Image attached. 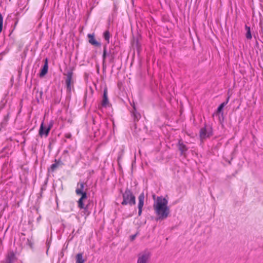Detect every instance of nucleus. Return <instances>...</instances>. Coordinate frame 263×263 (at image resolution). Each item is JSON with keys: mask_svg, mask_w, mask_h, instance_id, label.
I'll return each mask as SVG.
<instances>
[{"mask_svg": "<svg viewBox=\"0 0 263 263\" xmlns=\"http://www.w3.org/2000/svg\"><path fill=\"white\" fill-rule=\"evenodd\" d=\"M87 36L89 39V42L91 45H93L96 46H101V44L95 40L93 34H88Z\"/></svg>", "mask_w": 263, "mask_h": 263, "instance_id": "4468645a", "label": "nucleus"}, {"mask_svg": "<svg viewBox=\"0 0 263 263\" xmlns=\"http://www.w3.org/2000/svg\"><path fill=\"white\" fill-rule=\"evenodd\" d=\"M167 204L168 201L165 198L157 197L153 204L154 210L157 215L156 221L165 219L169 216L170 209Z\"/></svg>", "mask_w": 263, "mask_h": 263, "instance_id": "f257e3e1", "label": "nucleus"}, {"mask_svg": "<svg viewBox=\"0 0 263 263\" xmlns=\"http://www.w3.org/2000/svg\"><path fill=\"white\" fill-rule=\"evenodd\" d=\"M65 85L67 93H70L72 89L73 88L74 81L73 80V72L72 70H68L66 74Z\"/></svg>", "mask_w": 263, "mask_h": 263, "instance_id": "7ed1b4c3", "label": "nucleus"}, {"mask_svg": "<svg viewBox=\"0 0 263 263\" xmlns=\"http://www.w3.org/2000/svg\"><path fill=\"white\" fill-rule=\"evenodd\" d=\"M3 17L2 14L0 13V33L3 30Z\"/></svg>", "mask_w": 263, "mask_h": 263, "instance_id": "4be33fe9", "label": "nucleus"}, {"mask_svg": "<svg viewBox=\"0 0 263 263\" xmlns=\"http://www.w3.org/2000/svg\"><path fill=\"white\" fill-rule=\"evenodd\" d=\"M260 41L262 43H263V34H262V36L261 37V40H260Z\"/></svg>", "mask_w": 263, "mask_h": 263, "instance_id": "a878e982", "label": "nucleus"}, {"mask_svg": "<svg viewBox=\"0 0 263 263\" xmlns=\"http://www.w3.org/2000/svg\"><path fill=\"white\" fill-rule=\"evenodd\" d=\"M48 59L46 58L44 60V64L42 68L41 69V72L40 73V77H44L48 72Z\"/></svg>", "mask_w": 263, "mask_h": 263, "instance_id": "9b49d317", "label": "nucleus"}, {"mask_svg": "<svg viewBox=\"0 0 263 263\" xmlns=\"http://www.w3.org/2000/svg\"><path fill=\"white\" fill-rule=\"evenodd\" d=\"M245 29L247 31L246 34V37L248 40H251L252 37V34L251 33V29L249 26H248L247 25L245 26Z\"/></svg>", "mask_w": 263, "mask_h": 263, "instance_id": "aec40b11", "label": "nucleus"}, {"mask_svg": "<svg viewBox=\"0 0 263 263\" xmlns=\"http://www.w3.org/2000/svg\"><path fill=\"white\" fill-rule=\"evenodd\" d=\"M84 189V183L78 182L77 184V187L76 190V193L77 195H80L82 194Z\"/></svg>", "mask_w": 263, "mask_h": 263, "instance_id": "2eb2a0df", "label": "nucleus"}, {"mask_svg": "<svg viewBox=\"0 0 263 263\" xmlns=\"http://www.w3.org/2000/svg\"><path fill=\"white\" fill-rule=\"evenodd\" d=\"M5 103H3V101L1 102V109L3 108L4 107Z\"/></svg>", "mask_w": 263, "mask_h": 263, "instance_id": "393cba45", "label": "nucleus"}, {"mask_svg": "<svg viewBox=\"0 0 263 263\" xmlns=\"http://www.w3.org/2000/svg\"><path fill=\"white\" fill-rule=\"evenodd\" d=\"M144 194L142 193L140 194L138 197V215L140 216L142 214V208L144 205Z\"/></svg>", "mask_w": 263, "mask_h": 263, "instance_id": "6e6552de", "label": "nucleus"}, {"mask_svg": "<svg viewBox=\"0 0 263 263\" xmlns=\"http://www.w3.org/2000/svg\"><path fill=\"white\" fill-rule=\"evenodd\" d=\"M28 244L30 246L31 248L32 247V242L29 239H27Z\"/></svg>", "mask_w": 263, "mask_h": 263, "instance_id": "b1692460", "label": "nucleus"}, {"mask_svg": "<svg viewBox=\"0 0 263 263\" xmlns=\"http://www.w3.org/2000/svg\"><path fill=\"white\" fill-rule=\"evenodd\" d=\"M41 190H42V191H43V190H44V188H43V187H42V188H41Z\"/></svg>", "mask_w": 263, "mask_h": 263, "instance_id": "cd10ccee", "label": "nucleus"}, {"mask_svg": "<svg viewBox=\"0 0 263 263\" xmlns=\"http://www.w3.org/2000/svg\"><path fill=\"white\" fill-rule=\"evenodd\" d=\"M151 253L148 251L140 253L138 255L137 263H148Z\"/></svg>", "mask_w": 263, "mask_h": 263, "instance_id": "39448f33", "label": "nucleus"}, {"mask_svg": "<svg viewBox=\"0 0 263 263\" xmlns=\"http://www.w3.org/2000/svg\"><path fill=\"white\" fill-rule=\"evenodd\" d=\"M212 135V129L211 126H206L201 128L200 130V137L201 139H204L210 137Z\"/></svg>", "mask_w": 263, "mask_h": 263, "instance_id": "423d86ee", "label": "nucleus"}, {"mask_svg": "<svg viewBox=\"0 0 263 263\" xmlns=\"http://www.w3.org/2000/svg\"><path fill=\"white\" fill-rule=\"evenodd\" d=\"M76 263H84L85 260L83 258L82 253H78L76 256Z\"/></svg>", "mask_w": 263, "mask_h": 263, "instance_id": "6ab92c4d", "label": "nucleus"}, {"mask_svg": "<svg viewBox=\"0 0 263 263\" xmlns=\"http://www.w3.org/2000/svg\"><path fill=\"white\" fill-rule=\"evenodd\" d=\"M178 145L179 150L180 151L181 155H184L188 150L187 147L185 144H184L181 139L179 140Z\"/></svg>", "mask_w": 263, "mask_h": 263, "instance_id": "9d476101", "label": "nucleus"}, {"mask_svg": "<svg viewBox=\"0 0 263 263\" xmlns=\"http://www.w3.org/2000/svg\"><path fill=\"white\" fill-rule=\"evenodd\" d=\"M80 195H81V197L78 201V207L81 209L86 210L87 206H85L83 200L87 198V193L86 191L83 192L82 194H80Z\"/></svg>", "mask_w": 263, "mask_h": 263, "instance_id": "1a4fd4ad", "label": "nucleus"}, {"mask_svg": "<svg viewBox=\"0 0 263 263\" xmlns=\"http://www.w3.org/2000/svg\"><path fill=\"white\" fill-rule=\"evenodd\" d=\"M109 104V101L107 97V90L104 89L103 91V100L102 101L101 105L103 107H106Z\"/></svg>", "mask_w": 263, "mask_h": 263, "instance_id": "f8f14e48", "label": "nucleus"}, {"mask_svg": "<svg viewBox=\"0 0 263 263\" xmlns=\"http://www.w3.org/2000/svg\"><path fill=\"white\" fill-rule=\"evenodd\" d=\"M106 57H109L110 58V61H112L114 59V56L111 53L110 51H109L108 53L107 52L106 47L105 46L104 47V50H103V63H104L105 60L106 58Z\"/></svg>", "mask_w": 263, "mask_h": 263, "instance_id": "ddd939ff", "label": "nucleus"}, {"mask_svg": "<svg viewBox=\"0 0 263 263\" xmlns=\"http://www.w3.org/2000/svg\"><path fill=\"white\" fill-rule=\"evenodd\" d=\"M123 201L121 204L123 205L129 204L130 206L136 204V197L132 191L126 189L125 192L122 194Z\"/></svg>", "mask_w": 263, "mask_h": 263, "instance_id": "f03ea898", "label": "nucleus"}, {"mask_svg": "<svg viewBox=\"0 0 263 263\" xmlns=\"http://www.w3.org/2000/svg\"><path fill=\"white\" fill-rule=\"evenodd\" d=\"M17 260V258L14 252L13 251H9L2 263H15Z\"/></svg>", "mask_w": 263, "mask_h": 263, "instance_id": "20e7f679", "label": "nucleus"}, {"mask_svg": "<svg viewBox=\"0 0 263 263\" xmlns=\"http://www.w3.org/2000/svg\"><path fill=\"white\" fill-rule=\"evenodd\" d=\"M46 127H47V126H44V132H45V129H46Z\"/></svg>", "mask_w": 263, "mask_h": 263, "instance_id": "bb28decb", "label": "nucleus"}, {"mask_svg": "<svg viewBox=\"0 0 263 263\" xmlns=\"http://www.w3.org/2000/svg\"><path fill=\"white\" fill-rule=\"evenodd\" d=\"M53 126V122L51 121L49 125L46 127L45 131L44 132V122H43L41 124L40 130H39V135L41 137L45 135V137H47L49 135V132Z\"/></svg>", "mask_w": 263, "mask_h": 263, "instance_id": "0eeeda50", "label": "nucleus"}, {"mask_svg": "<svg viewBox=\"0 0 263 263\" xmlns=\"http://www.w3.org/2000/svg\"><path fill=\"white\" fill-rule=\"evenodd\" d=\"M132 115L133 116L134 121H138L139 119L141 118V115L139 112H138L136 109L135 106L133 105V110L131 111Z\"/></svg>", "mask_w": 263, "mask_h": 263, "instance_id": "dca6fc26", "label": "nucleus"}, {"mask_svg": "<svg viewBox=\"0 0 263 263\" xmlns=\"http://www.w3.org/2000/svg\"><path fill=\"white\" fill-rule=\"evenodd\" d=\"M229 99H230V97H228L226 101L225 102H223V103H222L218 106V107L217 108V113H221L222 114H223V111H222L223 108L228 103V102L229 101Z\"/></svg>", "mask_w": 263, "mask_h": 263, "instance_id": "f3484780", "label": "nucleus"}, {"mask_svg": "<svg viewBox=\"0 0 263 263\" xmlns=\"http://www.w3.org/2000/svg\"><path fill=\"white\" fill-rule=\"evenodd\" d=\"M63 164V163L60 160H57L55 159V163L51 165L50 169L52 172H54L57 167H58L59 166L62 165Z\"/></svg>", "mask_w": 263, "mask_h": 263, "instance_id": "a211bd4d", "label": "nucleus"}, {"mask_svg": "<svg viewBox=\"0 0 263 263\" xmlns=\"http://www.w3.org/2000/svg\"><path fill=\"white\" fill-rule=\"evenodd\" d=\"M65 137L68 139H70L71 138V134L70 133H68L65 134Z\"/></svg>", "mask_w": 263, "mask_h": 263, "instance_id": "5701e85b", "label": "nucleus"}, {"mask_svg": "<svg viewBox=\"0 0 263 263\" xmlns=\"http://www.w3.org/2000/svg\"><path fill=\"white\" fill-rule=\"evenodd\" d=\"M103 37L107 43H109L110 33L108 30H106L103 33Z\"/></svg>", "mask_w": 263, "mask_h": 263, "instance_id": "412c9836", "label": "nucleus"}]
</instances>
